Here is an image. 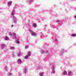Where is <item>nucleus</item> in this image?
I'll list each match as a JSON object with an SVG mask.
<instances>
[{
	"mask_svg": "<svg viewBox=\"0 0 76 76\" xmlns=\"http://www.w3.org/2000/svg\"><path fill=\"white\" fill-rule=\"evenodd\" d=\"M15 14V11L14 10H13L11 13L12 16H11V17L13 18L12 21H13L14 23H16L17 22V19L15 16H13V15H14Z\"/></svg>",
	"mask_w": 76,
	"mask_h": 76,
	"instance_id": "f257e3e1",
	"label": "nucleus"
},
{
	"mask_svg": "<svg viewBox=\"0 0 76 76\" xmlns=\"http://www.w3.org/2000/svg\"><path fill=\"white\" fill-rule=\"evenodd\" d=\"M54 69H55V65H53L52 66V71L51 73L52 74L54 73H55V70H54Z\"/></svg>",
	"mask_w": 76,
	"mask_h": 76,
	"instance_id": "f03ea898",
	"label": "nucleus"
},
{
	"mask_svg": "<svg viewBox=\"0 0 76 76\" xmlns=\"http://www.w3.org/2000/svg\"><path fill=\"white\" fill-rule=\"evenodd\" d=\"M28 55H26L24 57V58L25 59H28V58H29V57H30L31 56V53H30V52H28Z\"/></svg>",
	"mask_w": 76,
	"mask_h": 76,
	"instance_id": "7ed1b4c3",
	"label": "nucleus"
},
{
	"mask_svg": "<svg viewBox=\"0 0 76 76\" xmlns=\"http://www.w3.org/2000/svg\"><path fill=\"white\" fill-rule=\"evenodd\" d=\"M64 52V49H62L61 50V51L59 52V55L62 56V54Z\"/></svg>",
	"mask_w": 76,
	"mask_h": 76,
	"instance_id": "20e7f679",
	"label": "nucleus"
},
{
	"mask_svg": "<svg viewBox=\"0 0 76 76\" xmlns=\"http://www.w3.org/2000/svg\"><path fill=\"white\" fill-rule=\"evenodd\" d=\"M40 53L42 54H43V53H46V54H49V53H48V51L47 50V52L44 51V50H41L40 51Z\"/></svg>",
	"mask_w": 76,
	"mask_h": 76,
	"instance_id": "39448f33",
	"label": "nucleus"
},
{
	"mask_svg": "<svg viewBox=\"0 0 76 76\" xmlns=\"http://www.w3.org/2000/svg\"><path fill=\"white\" fill-rule=\"evenodd\" d=\"M16 33H11L10 32L9 33V35H10V36H15L16 35Z\"/></svg>",
	"mask_w": 76,
	"mask_h": 76,
	"instance_id": "423d86ee",
	"label": "nucleus"
},
{
	"mask_svg": "<svg viewBox=\"0 0 76 76\" xmlns=\"http://www.w3.org/2000/svg\"><path fill=\"white\" fill-rule=\"evenodd\" d=\"M23 72L24 73H26V72H27V69L26 68H24L23 69Z\"/></svg>",
	"mask_w": 76,
	"mask_h": 76,
	"instance_id": "0eeeda50",
	"label": "nucleus"
},
{
	"mask_svg": "<svg viewBox=\"0 0 76 76\" xmlns=\"http://www.w3.org/2000/svg\"><path fill=\"white\" fill-rule=\"evenodd\" d=\"M31 35L35 37V36H37V33L33 32L31 34Z\"/></svg>",
	"mask_w": 76,
	"mask_h": 76,
	"instance_id": "6e6552de",
	"label": "nucleus"
},
{
	"mask_svg": "<svg viewBox=\"0 0 76 76\" xmlns=\"http://www.w3.org/2000/svg\"><path fill=\"white\" fill-rule=\"evenodd\" d=\"M17 62L18 64H20V63H22V61L20 59H18L17 61Z\"/></svg>",
	"mask_w": 76,
	"mask_h": 76,
	"instance_id": "1a4fd4ad",
	"label": "nucleus"
},
{
	"mask_svg": "<svg viewBox=\"0 0 76 76\" xmlns=\"http://www.w3.org/2000/svg\"><path fill=\"white\" fill-rule=\"evenodd\" d=\"M12 3V1H10L9 2H8L7 3V5L8 6H10V4H11Z\"/></svg>",
	"mask_w": 76,
	"mask_h": 76,
	"instance_id": "9d476101",
	"label": "nucleus"
},
{
	"mask_svg": "<svg viewBox=\"0 0 76 76\" xmlns=\"http://www.w3.org/2000/svg\"><path fill=\"white\" fill-rule=\"evenodd\" d=\"M4 39L5 40V41H7L8 39H9V38L7 37H5L4 38Z\"/></svg>",
	"mask_w": 76,
	"mask_h": 76,
	"instance_id": "9b49d317",
	"label": "nucleus"
},
{
	"mask_svg": "<svg viewBox=\"0 0 76 76\" xmlns=\"http://www.w3.org/2000/svg\"><path fill=\"white\" fill-rule=\"evenodd\" d=\"M1 47H2V49H3V48H4V47H5V45H4V44H1Z\"/></svg>",
	"mask_w": 76,
	"mask_h": 76,
	"instance_id": "f8f14e48",
	"label": "nucleus"
},
{
	"mask_svg": "<svg viewBox=\"0 0 76 76\" xmlns=\"http://www.w3.org/2000/svg\"><path fill=\"white\" fill-rule=\"evenodd\" d=\"M72 74V72L71 71L68 72V76H70L71 75V74Z\"/></svg>",
	"mask_w": 76,
	"mask_h": 76,
	"instance_id": "ddd939ff",
	"label": "nucleus"
},
{
	"mask_svg": "<svg viewBox=\"0 0 76 76\" xmlns=\"http://www.w3.org/2000/svg\"><path fill=\"white\" fill-rule=\"evenodd\" d=\"M10 48L11 50H15V48L14 47L12 46L10 47Z\"/></svg>",
	"mask_w": 76,
	"mask_h": 76,
	"instance_id": "4468645a",
	"label": "nucleus"
},
{
	"mask_svg": "<svg viewBox=\"0 0 76 76\" xmlns=\"http://www.w3.org/2000/svg\"><path fill=\"white\" fill-rule=\"evenodd\" d=\"M16 42L17 44H19V39H17L16 40Z\"/></svg>",
	"mask_w": 76,
	"mask_h": 76,
	"instance_id": "2eb2a0df",
	"label": "nucleus"
},
{
	"mask_svg": "<svg viewBox=\"0 0 76 76\" xmlns=\"http://www.w3.org/2000/svg\"><path fill=\"white\" fill-rule=\"evenodd\" d=\"M33 26L34 27V28H36V27L37 26V24H35V23L33 24Z\"/></svg>",
	"mask_w": 76,
	"mask_h": 76,
	"instance_id": "dca6fc26",
	"label": "nucleus"
},
{
	"mask_svg": "<svg viewBox=\"0 0 76 76\" xmlns=\"http://www.w3.org/2000/svg\"><path fill=\"white\" fill-rule=\"evenodd\" d=\"M43 75H44V73L43 72L40 73L39 74V76H43Z\"/></svg>",
	"mask_w": 76,
	"mask_h": 76,
	"instance_id": "f3484780",
	"label": "nucleus"
},
{
	"mask_svg": "<svg viewBox=\"0 0 76 76\" xmlns=\"http://www.w3.org/2000/svg\"><path fill=\"white\" fill-rule=\"evenodd\" d=\"M28 31L29 32H30V33H31V34L33 32V31H32V30L31 29H29Z\"/></svg>",
	"mask_w": 76,
	"mask_h": 76,
	"instance_id": "a211bd4d",
	"label": "nucleus"
},
{
	"mask_svg": "<svg viewBox=\"0 0 76 76\" xmlns=\"http://www.w3.org/2000/svg\"><path fill=\"white\" fill-rule=\"evenodd\" d=\"M28 1L29 3H32L34 1V0H28Z\"/></svg>",
	"mask_w": 76,
	"mask_h": 76,
	"instance_id": "6ab92c4d",
	"label": "nucleus"
},
{
	"mask_svg": "<svg viewBox=\"0 0 76 76\" xmlns=\"http://www.w3.org/2000/svg\"><path fill=\"white\" fill-rule=\"evenodd\" d=\"M18 56H21V53H20V52L18 53Z\"/></svg>",
	"mask_w": 76,
	"mask_h": 76,
	"instance_id": "aec40b11",
	"label": "nucleus"
},
{
	"mask_svg": "<svg viewBox=\"0 0 76 76\" xmlns=\"http://www.w3.org/2000/svg\"><path fill=\"white\" fill-rule=\"evenodd\" d=\"M66 73H67V71H65L63 73L64 75H66Z\"/></svg>",
	"mask_w": 76,
	"mask_h": 76,
	"instance_id": "412c9836",
	"label": "nucleus"
},
{
	"mask_svg": "<svg viewBox=\"0 0 76 76\" xmlns=\"http://www.w3.org/2000/svg\"><path fill=\"white\" fill-rule=\"evenodd\" d=\"M72 37H75L76 36V34H73L71 35Z\"/></svg>",
	"mask_w": 76,
	"mask_h": 76,
	"instance_id": "4be33fe9",
	"label": "nucleus"
},
{
	"mask_svg": "<svg viewBox=\"0 0 76 76\" xmlns=\"http://www.w3.org/2000/svg\"><path fill=\"white\" fill-rule=\"evenodd\" d=\"M12 73H9L8 74V75L9 76H12Z\"/></svg>",
	"mask_w": 76,
	"mask_h": 76,
	"instance_id": "5701e85b",
	"label": "nucleus"
},
{
	"mask_svg": "<svg viewBox=\"0 0 76 76\" xmlns=\"http://www.w3.org/2000/svg\"><path fill=\"white\" fill-rule=\"evenodd\" d=\"M12 56L13 57H15V53H12Z\"/></svg>",
	"mask_w": 76,
	"mask_h": 76,
	"instance_id": "b1692460",
	"label": "nucleus"
},
{
	"mask_svg": "<svg viewBox=\"0 0 76 76\" xmlns=\"http://www.w3.org/2000/svg\"><path fill=\"white\" fill-rule=\"evenodd\" d=\"M29 47L28 46V45H26L25 46V48H28V47Z\"/></svg>",
	"mask_w": 76,
	"mask_h": 76,
	"instance_id": "393cba45",
	"label": "nucleus"
},
{
	"mask_svg": "<svg viewBox=\"0 0 76 76\" xmlns=\"http://www.w3.org/2000/svg\"><path fill=\"white\" fill-rule=\"evenodd\" d=\"M7 66H5V68H4V69H5V70H6V71H7Z\"/></svg>",
	"mask_w": 76,
	"mask_h": 76,
	"instance_id": "a878e982",
	"label": "nucleus"
},
{
	"mask_svg": "<svg viewBox=\"0 0 76 76\" xmlns=\"http://www.w3.org/2000/svg\"><path fill=\"white\" fill-rule=\"evenodd\" d=\"M74 18L75 19H76V15H75L73 16Z\"/></svg>",
	"mask_w": 76,
	"mask_h": 76,
	"instance_id": "bb28decb",
	"label": "nucleus"
},
{
	"mask_svg": "<svg viewBox=\"0 0 76 76\" xmlns=\"http://www.w3.org/2000/svg\"><path fill=\"white\" fill-rule=\"evenodd\" d=\"M55 41H56V42H58V40H57V39H55Z\"/></svg>",
	"mask_w": 76,
	"mask_h": 76,
	"instance_id": "cd10ccee",
	"label": "nucleus"
},
{
	"mask_svg": "<svg viewBox=\"0 0 76 76\" xmlns=\"http://www.w3.org/2000/svg\"><path fill=\"white\" fill-rule=\"evenodd\" d=\"M59 22H60V21H59V20H58V21H56V22H57V23Z\"/></svg>",
	"mask_w": 76,
	"mask_h": 76,
	"instance_id": "c85d7f7f",
	"label": "nucleus"
},
{
	"mask_svg": "<svg viewBox=\"0 0 76 76\" xmlns=\"http://www.w3.org/2000/svg\"><path fill=\"white\" fill-rule=\"evenodd\" d=\"M16 38H17L16 36H15V37H14V38H15V39H16Z\"/></svg>",
	"mask_w": 76,
	"mask_h": 76,
	"instance_id": "c756f323",
	"label": "nucleus"
},
{
	"mask_svg": "<svg viewBox=\"0 0 76 76\" xmlns=\"http://www.w3.org/2000/svg\"><path fill=\"white\" fill-rule=\"evenodd\" d=\"M13 25H12L11 27H13Z\"/></svg>",
	"mask_w": 76,
	"mask_h": 76,
	"instance_id": "7c9ffc66",
	"label": "nucleus"
},
{
	"mask_svg": "<svg viewBox=\"0 0 76 76\" xmlns=\"http://www.w3.org/2000/svg\"><path fill=\"white\" fill-rule=\"evenodd\" d=\"M38 69H40V67H39L38 68Z\"/></svg>",
	"mask_w": 76,
	"mask_h": 76,
	"instance_id": "2f4dec72",
	"label": "nucleus"
},
{
	"mask_svg": "<svg viewBox=\"0 0 76 76\" xmlns=\"http://www.w3.org/2000/svg\"><path fill=\"white\" fill-rule=\"evenodd\" d=\"M76 0H72V1H75Z\"/></svg>",
	"mask_w": 76,
	"mask_h": 76,
	"instance_id": "473e14b6",
	"label": "nucleus"
},
{
	"mask_svg": "<svg viewBox=\"0 0 76 76\" xmlns=\"http://www.w3.org/2000/svg\"><path fill=\"white\" fill-rule=\"evenodd\" d=\"M52 26V25H50V27H52V26Z\"/></svg>",
	"mask_w": 76,
	"mask_h": 76,
	"instance_id": "72a5a7b5",
	"label": "nucleus"
},
{
	"mask_svg": "<svg viewBox=\"0 0 76 76\" xmlns=\"http://www.w3.org/2000/svg\"><path fill=\"white\" fill-rule=\"evenodd\" d=\"M28 1H27V2H28Z\"/></svg>",
	"mask_w": 76,
	"mask_h": 76,
	"instance_id": "f704fd0d",
	"label": "nucleus"
},
{
	"mask_svg": "<svg viewBox=\"0 0 76 76\" xmlns=\"http://www.w3.org/2000/svg\"><path fill=\"white\" fill-rule=\"evenodd\" d=\"M39 5H40H40H39Z\"/></svg>",
	"mask_w": 76,
	"mask_h": 76,
	"instance_id": "c9c22d12",
	"label": "nucleus"
}]
</instances>
